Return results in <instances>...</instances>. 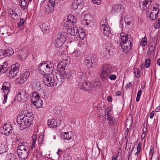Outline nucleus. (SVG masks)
<instances>
[{
    "label": "nucleus",
    "mask_w": 160,
    "mask_h": 160,
    "mask_svg": "<svg viewBox=\"0 0 160 160\" xmlns=\"http://www.w3.org/2000/svg\"><path fill=\"white\" fill-rule=\"evenodd\" d=\"M30 89L32 90H40L42 89L41 84L39 82H32L30 85Z\"/></svg>",
    "instance_id": "24"
},
{
    "label": "nucleus",
    "mask_w": 160,
    "mask_h": 160,
    "mask_svg": "<svg viewBox=\"0 0 160 160\" xmlns=\"http://www.w3.org/2000/svg\"><path fill=\"white\" fill-rule=\"evenodd\" d=\"M2 52V53L4 57L11 56L13 53V50L12 48L10 49L4 50Z\"/></svg>",
    "instance_id": "31"
},
{
    "label": "nucleus",
    "mask_w": 160,
    "mask_h": 160,
    "mask_svg": "<svg viewBox=\"0 0 160 160\" xmlns=\"http://www.w3.org/2000/svg\"><path fill=\"white\" fill-rule=\"evenodd\" d=\"M124 10L123 6L121 4H116L112 7V11L114 12H122Z\"/></svg>",
    "instance_id": "21"
},
{
    "label": "nucleus",
    "mask_w": 160,
    "mask_h": 160,
    "mask_svg": "<svg viewBox=\"0 0 160 160\" xmlns=\"http://www.w3.org/2000/svg\"><path fill=\"white\" fill-rule=\"evenodd\" d=\"M101 29L103 31V34L105 36L108 37L111 34L110 28L109 25H107L106 27H104L103 28Z\"/></svg>",
    "instance_id": "27"
},
{
    "label": "nucleus",
    "mask_w": 160,
    "mask_h": 160,
    "mask_svg": "<svg viewBox=\"0 0 160 160\" xmlns=\"http://www.w3.org/2000/svg\"><path fill=\"white\" fill-rule=\"evenodd\" d=\"M43 136L42 135L40 136L38 138V142L39 144H41L42 143Z\"/></svg>",
    "instance_id": "54"
},
{
    "label": "nucleus",
    "mask_w": 160,
    "mask_h": 160,
    "mask_svg": "<svg viewBox=\"0 0 160 160\" xmlns=\"http://www.w3.org/2000/svg\"><path fill=\"white\" fill-rule=\"evenodd\" d=\"M124 20L126 24L128 25H130L133 22L132 21H128V18L127 17H126V18L125 17Z\"/></svg>",
    "instance_id": "57"
},
{
    "label": "nucleus",
    "mask_w": 160,
    "mask_h": 160,
    "mask_svg": "<svg viewBox=\"0 0 160 160\" xmlns=\"http://www.w3.org/2000/svg\"><path fill=\"white\" fill-rule=\"evenodd\" d=\"M17 94V99L20 102H23L27 100L28 94L26 91H19Z\"/></svg>",
    "instance_id": "11"
},
{
    "label": "nucleus",
    "mask_w": 160,
    "mask_h": 160,
    "mask_svg": "<svg viewBox=\"0 0 160 160\" xmlns=\"http://www.w3.org/2000/svg\"><path fill=\"white\" fill-rule=\"evenodd\" d=\"M101 28H103L104 27H106L108 24L107 20L104 17H103L101 21Z\"/></svg>",
    "instance_id": "35"
},
{
    "label": "nucleus",
    "mask_w": 160,
    "mask_h": 160,
    "mask_svg": "<svg viewBox=\"0 0 160 160\" xmlns=\"http://www.w3.org/2000/svg\"><path fill=\"white\" fill-rule=\"evenodd\" d=\"M82 0H74L72 3L71 8L73 10H76L78 7L81 8Z\"/></svg>",
    "instance_id": "20"
},
{
    "label": "nucleus",
    "mask_w": 160,
    "mask_h": 160,
    "mask_svg": "<svg viewBox=\"0 0 160 160\" xmlns=\"http://www.w3.org/2000/svg\"><path fill=\"white\" fill-rule=\"evenodd\" d=\"M30 72L28 69L23 70V73L16 79L17 83L19 84H22L25 82L28 78Z\"/></svg>",
    "instance_id": "8"
},
{
    "label": "nucleus",
    "mask_w": 160,
    "mask_h": 160,
    "mask_svg": "<svg viewBox=\"0 0 160 160\" xmlns=\"http://www.w3.org/2000/svg\"><path fill=\"white\" fill-rule=\"evenodd\" d=\"M152 0H139V6L142 10H146L149 8Z\"/></svg>",
    "instance_id": "13"
},
{
    "label": "nucleus",
    "mask_w": 160,
    "mask_h": 160,
    "mask_svg": "<svg viewBox=\"0 0 160 160\" xmlns=\"http://www.w3.org/2000/svg\"><path fill=\"white\" fill-rule=\"evenodd\" d=\"M8 148V145L5 143H2L1 141H0V154L6 152Z\"/></svg>",
    "instance_id": "29"
},
{
    "label": "nucleus",
    "mask_w": 160,
    "mask_h": 160,
    "mask_svg": "<svg viewBox=\"0 0 160 160\" xmlns=\"http://www.w3.org/2000/svg\"><path fill=\"white\" fill-rule=\"evenodd\" d=\"M81 54L82 52L80 50L75 51L72 53V55L75 57H80Z\"/></svg>",
    "instance_id": "39"
},
{
    "label": "nucleus",
    "mask_w": 160,
    "mask_h": 160,
    "mask_svg": "<svg viewBox=\"0 0 160 160\" xmlns=\"http://www.w3.org/2000/svg\"><path fill=\"white\" fill-rule=\"evenodd\" d=\"M154 111H152L150 114L149 117L151 118H152L154 116Z\"/></svg>",
    "instance_id": "64"
},
{
    "label": "nucleus",
    "mask_w": 160,
    "mask_h": 160,
    "mask_svg": "<svg viewBox=\"0 0 160 160\" xmlns=\"http://www.w3.org/2000/svg\"><path fill=\"white\" fill-rule=\"evenodd\" d=\"M112 66L109 64H103L102 65L99 75L101 79L103 81L108 79V77L113 71Z\"/></svg>",
    "instance_id": "4"
},
{
    "label": "nucleus",
    "mask_w": 160,
    "mask_h": 160,
    "mask_svg": "<svg viewBox=\"0 0 160 160\" xmlns=\"http://www.w3.org/2000/svg\"><path fill=\"white\" fill-rule=\"evenodd\" d=\"M107 115V120L108 121V123L109 125L112 126L115 125L116 120L112 116L109 115V112L108 111L107 113L106 114Z\"/></svg>",
    "instance_id": "28"
},
{
    "label": "nucleus",
    "mask_w": 160,
    "mask_h": 160,
    "mask_svg": "<svg viewBox=\"0 0 160 160\" xmlns=\"http://www.w3.org/2000/svg\"><path fill=\"white\" fill-rule=\"evenodd\" d=\"M160 26V18H158L156 22V23L154 25V28L157 29L159 28Z\"/></svg>",
    "instance_id": "46"
},
{
    "label": "nucleus",
    "mask_w": 160,
    "mask_h": 160,
    "mask_svg": "<svg viewBox=\"0 0 160 160\" xmlns=\"http://www.w3.org/2000/svg\"><path fill=\"white\" fill-rule=\"evenodd\" d=\"M105 112L104 111L101 110L99 111L98 115L100 117H103L104 115V113Z\"/></svg>",
    "instance_id": "60"
},
{
    "label": "nucleus",
    "mask_w": 160,
    "mask_h": 160,
    "mask_svg": "<svg viewBox=\"0 0 160 160\" xmlns=\"http://www.w3.org/2000/svg\"><path fill=\"white\" fill-rule=\"evenodd\" d=\"M93 3L97 5H99L101 3V0H92Z\"/></svg>",
    "instance_id": "59"
},
{
    "label": "nucleus",
    "mask_w": 160,
    "mask_h": 160,
    "mask_svg": "<svg viewBox=\"0 0 160 160\" xmlns=\"http://www.w3.org/2000/svg\"><path fill=\"white\" fill-rule=\"evenodd\" d=\"M151 59L149 58H148L145 60V67L146 68H149L151 64Z\"/></svg>",
    "instance_id": "45"
},
{
    "label": "nucleus",
    "mask_w": 160,
    "mask_h": 160,
    "mask_svg": "<svg viewBox=\"0 0 160 160\" xmlns=\"http://www.w3.org/2000/svg\"><path fill=\"white\" fill-rule=\"evenodd\" d=\"M85 62L87 67H92V62L91 59L90 58L86 59L85 60Z\"/></svg>",
    "instance_id": "41"
},
{
    "label": "nucleus",
    "mask_w": 160,
    "mask_h": 160,
    "mask_svg": "<svg viewBox=\"0 0 160 160\" xmlns=\"http://www.w3.org/2000/svg\"><path fill=\"white\" fill-rule=\"evenodd\" d=\"M52 65L48 62H42L39 64L38 68L40 72L45 76L49 74L51 68H52Z\"/></svg>",
    "instance_id": "5"
},
{
    "label": "nucleus",
    "mask_w": 160,
    "mask_h": 160,
    "mask_svg": "<svg viewBox=\"0 0 160 160\" xmlns=\"http://www.w3.org/2000/svg\"><path fill=\"white\" fill-rule=\"evenodd\" d=\"M61 135V137L64 139L70 140L71 142H73V139L72 138V133L71 132H62Z\"/></svg>",
    "instance_id": "19"
},
{
    "label": "nucleus",
    "mask_w": 160,
    "mask_h": 160,
    "mask_svg": "<svg viewBox=\"0 0 160 160\" xmlns=\"http://www.w3.org/2000/svg\"><path fill=\"white\" fill-rule=\"evenodd\" d=\"M77 22L76 18L73 15L68 16L67 20H65L64 22V27L66 28L74 26Z\"/></svg>",
    "instance_id": "9"
},
{
    "label": "nucleus",
    "mask_w": 160,
    "mask_h": 160,
    "mask_svg": "<svg viewBox=\"0 0 160 160\" xmlns=\"http://www.w3.org/2000/svg\"><path fill=\"white\" fill-rule=\"evenodd\" d=\"M78 36L81 40H83L86 36L85 32L82 31L80 33H79Z\"/></svg>",
    "instance_id": "47"
},
{
    "label": "nucleus",
    "mask_w": 160,
    "mask_h": 160,
    "mask_svg": "<svg viewBox=\"0 0 160 160\" xmlns=\"http://www.w3.org/2000/svg\"><path fill=\"white\" fill-rule=\"evenodd\" d=\"M31 102L37 108H40L43 106V102L42 99L36 92H33V93Z\"/></svg>",
    "instance_id": "6"
},
{
    "label": "nucleus",
    "mask_w": 160,
    "mask_h": 160,
    "mask_svg": "<svg viewBox=\"0 0 160 160\" xmlns=\"http://www.w3.org/2000/svg\"><path fill=\"white\" fill-rule=\"evenodd\" d=\"M42 28L46 31H49L50 28L49 26L45 24H43L42 25Z\"/></svg>",
    "instance_id": "51"
},
{
    "label": "nucleus",
    "mask_w": 160,
    "mask_h": 160,
    "mask_svg": "<svg viewBox=\"0 0 160 160\" xmlns=\"http://www.w3.org/2000/svg\"><path fill=\"white\" fill-rule=\"evenodd\" d=\"M3 128L2 134L6 136H8L10 134L12 133V128L11 124L9 123H5L4 124Z\"/></svg>",
    "instance_id": "15"
},
{
    "label": "nucleus",
    "mask_w": 160,
    "mask_h": 160,
    "mask_svg": "<svg viewBox=\"0 0 160 160\" xmlns=\"http://www.w3.org/2000/svg\"><path fill=\"white\" fill-rule=\"evenodd\" d=\"M8 13L11 15L12 19L15 20H17L18 19L19 16L15 9L14 10L9 9L8 11Z\"/></svg>",
    "instance_id": "25"
},
{
    "label": "nucleus",
    "mask_w": 160,
    "mask_h": 160,
    "mask_svg": "<svg viewBox=\"0 0 160 160\" xmlns=\"http://www.w3.org/2000/svg\"><path fill=\"white\" fill-rule=\"evenodd\" d=\"M55 4V0H50L47 4V7L46 8L47 12L48 13L52 12L54 9Z\"/></svg>",
    "instance_id": "17"
},
{
    "label": "nucleus",
    "mask_w": 160,
    "mask_h": 160,
    "mask_svg": "<svg viewBox=\"0 0 160 160\" xmlns=\"http://www.w3.org/2000/svg\"><path fill=\"white\" fill-rule=\"evenodd\" d=\"M24 23V21L23 18H21L20 19V21L18 23V25L19 27H21L23 25Z\"/></svg>",
    "instance_id": "58"
},
{
    "label": "nucleus",
    "mask_w": 160,
    "mask_h": 160,
    "mask_svg": "<svg viewBox=\"0 0 160 160\" xmlns=\"http://www.w3.org/2000/svg\"><path fill=\"white\" fill-rule=\"evenodd\" d=\"M142 146V143L141 142H139L138 145L137 150V151L135 153L136 156H138L140 152Z\"/></svg>",
    "instance_id": "40"
},
{
    "label": "nucleus",
    "mask_w": 160,
    "mask_h": 160,
    "mask_svg": "<svg viewBox=\"0 0 160 160\" xmlns=\"http://www.w3.org/2000/svg\"><path fill=\"white\" fill-rule=\"evenodd\" d=\"M61 74H59V76H58H58H57L58 79L59 80L60 79V81L61 82H62L64 80V74L63 73H61Z\"/></svg>",
    "instance_id": "48"
},
{
    "label": "nucleus",
    "mask_w": 160,
    "mask_h": 160,
    "mask_svg": "<svg viewBox=\"0 0 160 160\" xmlns=\"http://www.w3.org/2000/svg\"><path fill=\"white\" fill-rule=\"evenodd\" d=\"M63 151L60 149H58V151L57 152V154L59 156L61 155L63 153Z\"/></svg>",
    "instance_id": "63"
},
{
    "label": "nucleus",
    "mask_w": 160,
    "mask_h": 160,
    "mask_svg": "<svg viewBox=\"0 0 160 160\" xmlns=\"http://www.w3.org/2000/svg\"><path fill=\"white\" fill-rule=\"evenodd\" d=\"M133 72L136 78H138L140 76V71L139 69L138 68L134 69Z\"/></svg>",
    "instance_id": "38"
},
{
    "label": "nucleus",
    "mask_w": 160,
    "mask_h": 160,
    "mask_svg": "<svg viewBox=\"0 0 160 160\" xmlns=\"http://www.w3.org/2000/svg\"><path fill=\"white\" fill-rule=\"evenodd\" d=\"M34 117L31 112L24 115L22 113L18 116L16 121L20 127V129L23 130L29 127L31 125Z\"/></svg>",
    "instance_id": "2"
},
{
    "label": "nucleus",
    "mask_w": 160,
    "mask_h": 160,
    "mask_svg": "<svg viewBox=\"0 0 160 160\" xmlns=\"http://www.w3.org/2000/svg\"><path fill=\"white\" fill-rule=\"evenodd\" d=\"M66 33L65 32H61L58 34L57 38L62 41L65 42L66 39Z\"/></svg>",
    "instance_id": "30"
},
{
    "label": "nucleus",
    "mask_w": 160,
    "mask_h": 160,
    "mask_svg": "<svg viewBox=\"0 0 160 160\" xmlns=\"http://www.w3.org/2000/svg\"><path fill=\"white\" fill-rule=\"evenodd\" d=\"M153 10L149 14L148 17L150 20H153L158 17V14L159 11V9L156 7H153Z\"/></svg>",
    "instance_id": "16"
},
{
    "label": "nucleus",
    "mask_w": 160,
    "mask_h": 160,
    "mask_svg": "<svg viewBox=\"0 0 160 160\" xmlns=\"http://www.w3.org/2000/svg\"><path fill=\"white\" fill-rule=\"evenodd\" d=\"M20 64L16 62L15 64L12 65L9 72L7 74V76L10 78H13L17 75L19 72Z\"/></svg>",
    "instance_id": "7"
},
{
    "label": "nucleus",
    "mask_w": 160,
    "mask_h": 160,
    "mask_svg": "<svg viewBox=\"0 0 160 160\" xmlns=\"http://www.w3.org/2000/svg\"><path fill=\"white\" fill-rule=\"evenodd\" d=\"M8 66L7 62H4L2 65H0V75L7 71L8 69Z\"/></svg>",
    "instance_id": "26"
},
{
    "label": "nucleus",
    "mask_w": 160,
    "mask_h": 160,
    "mask_svg": "<svg viewBox=\"0 0 160 160\" xmlns=\"http://www.w3.org/2000/svg\"><path fill=\"white\" fill-rule=\"evenodd\" d=\"M43 80L45 81V84L49 87L53 86L54 84V79L53 76L49 74L44 76Z\"/></svg>",
    "instance_id": "10"
},
{
    "label": "nucleus",
    "mask_w": 160,
    "mask_h": 160,
    "mask_svg": "<svg viewBox=\"0 0 160 160\" xmlns=\"http://www.w3.org/2000/svg\"><path fill=\"white\" fill-rule=\"evenodd\" d=\"M19 2H20V4L21 8L23 10L26 9L28 7V4H27V2L26 0H19Z\"/></svg>",
    "instance_id": "32"
},
{
    "label": "nucleus",
    "mask_w": 160,
    "mask_h": 160,
    "mask_svg": "<svg viewBox=\"0 0 160 160\" xmlns=\"http://www.w3.org/2000/svg\"><path fill=\"white\" fill-rule=\"evenodd\" d=\"M128 141L126 142V146L125 148V149L127 151L129 150L130 149L131 146V143H128Z\"/></svg>",
    "instance_id": "56"
},
{
    "label": "nucleus",
    "mask_w": 160,
    "mask_h": 160,
    "mask_svg": "<svg viewBox=\"0 0 160 160\" xmlns=\"http://www.w3.org/2000/svg\"><path fill=\"white\" fill-rule=\"evenodd\" d=\"M11 86V85L9 82H5L2 86V90H10Z\"/></svg>",
    "instance_id": "33"
},
{
    "label": "nucleus",
    "mask_w": 160,
    "mask_h": 160,
    "mask_svg": "<svg viewBox=\"0 0 160 160\" xmlns=\"http://www.w3.org/2000/svg\"><path fill=\"white\" fill-rule=\"evenodd\" d=\"M68 33L72 36H78V30L77 28L72 27L69 28L67 30Z\"/></svg>",
    "instance_id": "22"
},
{
    "label": "nucleus",
    "mask_w": 160,
    "mask_h": 160,
    "mask_svg": "<svg viewBox=\"0 0 160 160\" xmlns=\"http://www.w3.org/2000/svg\"><path fill=\"white\" fill-rule=\"evenodd\" d=\"M142 91H138V92L136 99V101L137 102H138L140 100V97L142 93Z\"/></svg>",
    "instance_id": "49"
},
{
    "label": "nucleus",
    "mask_w": 160,
    "mask_h": 160,
    "mask_svg": "<svg viewBox=\"0 0 160 160\" xmlns=\"http://www.w3.org/2000/svg\"><path fill=\"white\" fill-rule=\"evenodd\" d=\"M16 157L12 153H9L6 156L5 160H15Z\"/></svg>",
    "instance_id": "36"
},
{
    "label": "nucleus",
    "mask_w": 160,
    "mask_h": 160,
    "mask_svg": "<svg viewBox=\"0 0 160 160\" xmlns=\"http://www.w3.org/2000/svg\"><path fill=\"white\" fill-rule=\"evenodd\" d=\"M61 123V121L59 119L53 118L48 120L47 124L48 127L51 128H56L59 126Z\"/></svg>",
    "instance_id": "14"
},
{
    "label": "nucleus",
    "mask_w": 160,
    "mask_h": 160,
    "mask_svg": "<svg viewBox=\"0 0 160 160\" xmlns=\"http://www.w3.org/2000/svg\"><path fill=\"white\" fill-rule=\"evenodd\" d=\"M147 44V40L146 36L144 38H142L141 45L142 46H145Z\"/></svg>",
    "instance_id": "44"
},
{
    "label": "nucleus",
    "mask_w": 160,
    "mask_h": 160,
    "mask_svg": "<svg viewBox=\"0 0 160 160\" xmlns=\"http://www.w3.org/2000/svg\"><path fill=\"white\" fill-rule=\"evenodd\" d=\"M145 83L144 82H142L141 83V90H143L145 89Z\"/></svg>",
    "instance_id": "61"
},
{
    "label": "nucleus",
    "mask_w": 160,
    "mask_h": 160,
    "mask_svg": "<svg viewBox=\"0 0 160 160\" xmlns=\"http://www.w3.org/2000/svg\"><path fill=\"white\" fill-rule=\"evenodd\" d=\"M4 91V100L3 101V104L7 102V95L8 94L9 91Z\"/></svg>",
    "instance_id": "43"
},
{
    "label": "nucleus",
    "mask_w": 160,
    "mask_h": 160,
    "mask_svg": "<svg viewBox=\"0 0 160 160\" xmlns=\"http://www.w3.org/2000/svg\"><path fill=\"white\" fill-rule=\"evenodd\" d=\"M109 44H106V48H105V51L108 54H109V52H110V48L108 46V45H109ZM111 47H110V48H111Z\"/></svg>",
    "instance_id": "55"
},
{
    "label": "nucleus",
    "mask_w": 160,
    "mask_h": 160,
    "mask_svg": "<svg viewBox=\"0 0 160 160\" xmlns=\"http://www.w3.org/2000/svg\"><path fill=\"white\" fill-rule=\"evenodd\" d=\"M64 42V41H62V40L61 41L57 38L55 41V46L56 48H60L62 46Z\"/></svg>",
    "instance_id": "34"
},
{
    "label": "nucleus",
    "mask_w": 160,
    "mask_h": 160,
    "mask_svg": "<svg viewBox=\"0 0 160 160\" xmlns=\"http://www.w3.org/2000/svg\"><path fill=\"white\" fill-rule=\"evenodd\" d=\"M116 78V75L114 74H111L108 77V78H109L111 80H115Z\"/></svg>",
    "instance_id": "52"
},
{
    "label": "nucleus",
    "mask_w": 160,
    "mask_h": 160,
    "mask_svg": "<svg viewBox=\"0 0 160 160\" xmlns=\"http://www.w3.org/2000/svg\"><path fill=\"white\" fill-rule=\"evenodd\" d=\"M153 153V147H151L150 150V151L149 152V154L150 155L152 156Z\"/></svg>",
    "instance_id": "62"
},
{
    "label": "nucleus",
    "mask_w": 160,
    "mask_h": 160,
    "mask_svg": "<svg viewBox=\"0 0 160 160\" xmlns=\"http://www.w3.org/2000/svg\"><path fill=\"white\" fill-rule=\"evenodd\" d=\"M63 73L64 74V78L69 79L74 75L75 72L73 70L66 68Z\"/></svg>",
    "instance_id": "18"
},
{
    "label": "nucleus",
    "mask_w": 160,
    "mask_h": 160,
    "mask_svg": "<svg viewBox=\"0 0 160 160\" xmlns=\"http://www.w3.org/2000/svg\"><path fill=\"white\" fill-rule=\"evenodd\" d=\"M33 153H34V155L36 156L37 157H38V155H41V152L39 151V150L38 149H35V151L33 152Z\"/></svg>",
    "instance_id": "50"
},
{
    "label": "nucleus",
    "mask_w": 160,
    "mask_h": 160,
    "mask_svg": "<svg viewBox=\"0 0 160 160\" xmlns=\"http://www.w3.org/2000/svg\"><path fill=\"white\" fill-rule=\"evenodd\" d=\"M90 83H87V82H79L78 84L79 88L80 89H83L84 90H89L91 89H89V86Z\"/></svg>",
    "instance_id": "23"
},
{
    "label": "nucleus",
    "mask_w": 160,
    "mask_h": 160,
    "mask_svg": "<svg viewBox=\"0 0 160 160\" xmlns=\"http://www.w3.org/2000/svg\"><path fill=\"white\" fill-rule=\"evenodd\" d=\"M17 153L19 157L22 159H25L29 155L30 148L29 145L26 142L19 144Z\"/></svg>",
    "instance_id": "3"
},
{
    "label": "nucleus",
    "mask_w": 160,
    "mask_h": 160,
    "mask_svg": "<svg viewBox=\"0 0 160 160\" xmlns=\"http://www.w3.org/2000/svg\"><path fill=\"white\" fill-rule=\"evenodd\" d=\"M37 138V136L36 135H33L32 137V145L31 146V148L32 149L33 148L35 147V143L36 141V139Z\"/></svg>",
    "instance_id": "37"
},
{
    "label": "nucleus",
    "mask_w": 160,
    "mask_h": 160,
    "mask_svg": "<svg viewBox=\"0 0 160 160\" xmlns=\"http://www.w3.org/2000/svg\"><path fill=\"white\" fill-rule=\"evenodd\" d=\"M78 77L81 80H84V77L83 76V74L81 72L79 73L77 75Z\"/></svg>",
    "instance_id": "53"
},
{
    "label": "nucleus",
    "mask_w": 160,
    "mask_h": 160,
    "mask_svg": "<svg viewBox=\"0 0 160 160\" xmlns=\"http://www.w3.org/2000/svg\"><path fill=\"white\" fill-rule=\"evenodd\" d=\"M120 45L125 53H128L131 49L133 39L129 34L122 32L120 37Z\"/></svg>",
    "instance_id": "1"
},
{
    "label": "nucleus",
    "mask_w": 160,
    "mask_h": 160,
    "mask_svg": "<svg viewBox=\"0 0 160 160\" xmlns=\"http://www.w3.org/2000/svg\"><path fill=\"white\" fill-rule=\"evenodd\" d=\"M69 64V62L68 60H63L58 64L57 66V71L60 73H63L66 70V66Z\"/></svg>",
    "instance_id": "12"
},
{
    "label": "nucleus",
    "mask_w": 160,
    "mask_h": 160,
    "mask_svg": "<svg viewBox=\"0 0 160 160\" xmlns=\"http://www.w3.org/2000/svg\"><path fill=\"white\" fill-rule=\"evenodd\" d=\"M71 157L68 152H65L63 156L62 160H72Z\"/></svg>",
    "instance_id": "42"
}]
</instances>
